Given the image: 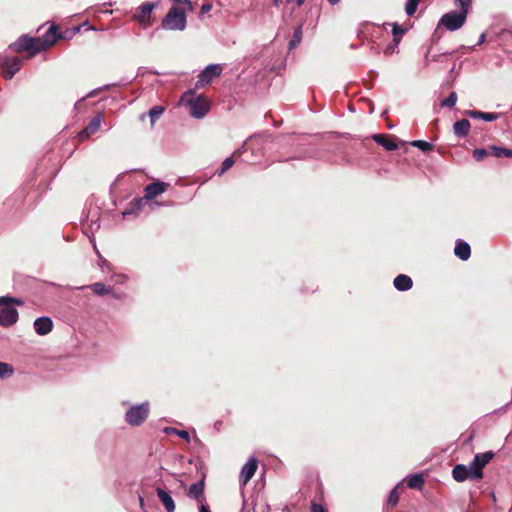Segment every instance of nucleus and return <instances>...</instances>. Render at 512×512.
Returning <instances> with one entry per match:
<instances>
[{
  "mask_svg": "<svg viewBox=\"0 0 512 512\" xmlns=\"http://www.w3.org/2000/svg\"><path fill=\"white\" fill-rule=\"evenodd\" d=\"M181 101L189 107V114L196 119L203 118L210 109L207 98L203 95H196L192 90L185 92Z\"/></svg>",
  "mask_w": 512,
  "mask_h": 512,
  "instance_id": "nucleus-1",
  "label": "nucleus"
},
{
  "mask_svg": "<svg viewBox=\"0 0 512 512\" xmlns=\"http://www.w3.org/2000/svg\"><path fill=\"white\" fill-rule=\"evenodd\" d=\"M11 304H15L17 306H21L24 304L23 300L20 298L10 297V296H1L0 297V325L9 327L15 324L18 320V312L17 310L11 306Z\"/></svg>",
  "mask_w": 512,
  "mask_h": 512,
  "instance_id": "nucleus-2",
  "label": "nucleus"
},
{
  "mask_svg": "<svg viewBox=\"0 0 512 512\" xmlns=\"http://www.w3.org/2000/svg\"><path fill=\"white\" fill-rule=\"evenodd\" d=\"M186 25V11L181 6H172L161 22V27L168 31H183Z\"/></svg>",
  "mask_w": 512,
  "mask_h": 512,
  "instance_id": "nucleus-3",
  "label": "nucleus"
},
{
  "mask_svg": "<svg viewBox=\"0 0 512 512\" xmlns=\"http://www.w3.org/2000/svg\"><path fill=\"white\" fill-rule=\"evenodd\" d=\"M9 47L15 52H29L30 56H34L41 51L40 38L23 35Z\"/></svg>",
  "mask_w": 512,
  "mask_h": 512,
  "instance_id": "nucleus-4",
  "label": "nucleus"
},
{
  "mask_svg": "<svg viewBox=\"0 0 512 512\" xmlns=\"http://www.w3.org/2000/svg\"><path fill=\"white\" fill-rule=\"evenodd\" d=\"M149 414V403L144 402L140 405L130 407L125 414V420L132 426H139L143 423Z\"/></svg>",
  "mask_w": 512,
  "mask_h": 512,
  "instance_id": "nucleus-5",
  "label": "nucleus"
},
{
  "mask_svg": "<svg viewBox=\"0 0 512 512\" xmlns=\"http://www.w3.org/2000/svg\"><path fill=\"white\" fill-rule=\"evenodd\" d=\"M466 18V12L450 11L441 17L438 25H443L449 31H456L464 25Z\"/></svg>",
  "mask_w": 512,
  "mask_h": 512,
  "instance_id": "nucleus-6",
  "label": "nucleus"
},
{
  "mask_svg": "<svg viewBox=\"0 0 512 512\" xmlns=\"http://www.w3.org/2000/svg\"><path fill=\"white\" fill-rule=\"evenodd\" d=\"M157 2H145L141 4L133 14V20L140 24L142 28H147L151 25V16L155 8H157Z\"/></svg>",
  "mask_w": 512,
  "mask_h": 512,
  "instance_id": "nucleus-7",
  "label": "nucleus"
},
{
  "mask_svg": "<svg viewBox=\"0 0 512 512\" xmlns=\"http://www.w3.org/2000/svg\"><path fill=\"white\" fill-rule=\"evenodd\" d=\"M494 457L492 451L485 453H478L474 456V459L470 463L469 467L472 470V480L480 479L483 477V467L490 462Z\"/></svg>",
  "mask_w": 512,
  "mask_h": 512,
  "instance_id": "nucleus-8",
  "label": "nucleus"
},
{
  "mask_svg": "<svg viewBox=\"0 0 512 512\" xmlns=\"http://www.w3.org/2000/svg\"><path fill=\"white\" fill-rule=\"evenodd\" d=\"M222 71L223 67L221 64H210L206 66L198 75L196 87L201 88L210 84L214 78L221 75Z\"/></svg>",
  "mask_w": 512,
  "mask_h": 512,
  "instance_id": "nucleus-9",
  "label": "nucleus"
},
{
  "mask_svg": "<svg viewBox=\"0 0 512 512\" xmlns=\"http://www.w3.org/2000/svg\"><path fill=\"white\" fill-rule=\"evenodd\" d=\"M21 66L22 60L18 57L0 59V74L5 79H12L15 73L20 70Z\"/></svg>",
  "mask_w": 512,
  "mask_h": 512,
  "instance_id": "nucleus-10",
  "label": "nucleus"
},
{
  "mask_svg": "<svg viewBox=\"0 0 512 512\" xmlns=\"http://www.w3.org/2000/svg\"><path fill=\"white\" fill-rule=\"evenodd\" d=\"M258 468V460L255 457H250L248 461L243 465L240 475L239 482L242 487L246 486L247 483L252 479Z\"/></svg>",
  "mask_w": 512,
  "mask_h": 512,
  "instance_id": "nucleus-11",
  "label": "nucleus"
},
{
  "mask_svg": "<svg viewBox=\"0 0 512 512\" xmlns=\"http://www.w3.org/2000/svg\"><path fill=\"white\" fill-rule=\"evenodd\" d=\"M169 184L161 181H156L148 184L144 189V198L147 200H151L155 198L156 196L164 193Z\"/></svg>",
  "mask_w": 512,
  "mask_h": 512,
  "instance_id": "nucleus-12",
  "label": "nucleus"
},
{
  "mask_svg": "<svg viewBox=\"0 0 512 512\" xmlns=\"http://www.w3.org/2000/svg\"><path fill=\"white\" fill-rule=\"evenodd\" d=\"M101 122V115H96L95 117H93L88 123V125L78 134L79 140L85 141L86 139L89 138L90 135L95 134L99 130Z\"/></svg>",
  "mask_w": 512,
  "mask_h": 512,
  "instance_id": "nucleus-13",
  "label": "nucleus"
},
{
  "mask_svg": "<svg viewBox=\"0 0 512 512\" xmlns=\"http://www.w3.org/2000/svg\"><path fill=\"white\" fill-rule=\"evenodd\" d=\"M33 327H34L35 332L38 335L44 336L52 331L53 322H52L51 318L42 316V317H38L34 321Z\"/></svg>",
  "mask_w": 512,
  "mask_h": 512,
  "instance_id": "nucleus-14",
  "label": "nucleus"
},
{
  "mask_svg": "<svg viewBox=\"0 0 512 512\" xmlns=\"http://www.w3.org/2000/svg\"><path fill=\"white\" fill-rule=\"evenodd\" d=\"M188 497L197 500V502L201 504H205L204 498V480H200L196 483H193L187 492Z\"/></svg>",
  "mask_w": 512,
  "mask_h": 512,
  "instance_id": "nucleus-15",
  "label": "nucleus"
},
{
  "mask_svg": "<svg viewBox=\"0 0 512 512\" xmlns=\"http://www.w3.org/2000/svg\"><path fill=\"white\" fill-rule=\"evenodd\" d=\"M156 494L159 498V501L164 506L166 512H174L175 511V502L168 491L161 487L156 488Z\"/></svg>",
  "mask_w": 512,
  "mask_h": 512,
  "instance_id": "nucleus-16",
  "label": "nucleus"
},
{
  "mask_svg": "<svg viewBox=\"0 0 512 512\" xmlns=\"http://www.w3.org/2000/svg\"><path fill=\"white\" fill-rule=\"evenodd\" d=\"M452 476L457 482H463L467 479L472 480V470L469 466L457 464L452 470Z\"/></svg>",
  "mask_w": 512,
  "mask_h": 512,
  "instance_id": "nucleus-17",
  "label": "nucleus"
},
{
  "mask_svg": "<svg viewBox=\"0 0 512 512\" xmlns=\"http://www.w3.org/2000/svg\"><path fill=\"white\" fill-rule=\"evenodd\" d=\"M57 27L51 26L43 35L42 38H40L41 43V50L46 49L50 46H52L57 39L59 38V35L57 34Z\"/></svg>",
  "mask_w": 512,
  "mask_h": 512,
  "instance_id": "nucleus-18",
  "label": "nucleus"
},
{
  "mask_svg": "<svg viewBox=\"0 0 512 512\" xmlns=\"http://www.w3.org/2000/svg\"><path fill=\"white\" fill-rule=\"evenodd\" d=\"M454 254L462 261L468 260L471 255L470 245L463 240H457Z\"/></svg>",
  "mask_w": 512,
  "mask_h": 512,
  "instance_id": "nucleus-19",
  "label": "nucleus"
},
{
  "mask_svg": "<svg viewBox=\"0 0 512 512\" xmlns=\"http://www.w3.org/2000/svg\"><path fill=\"white\" fill-rule=\"evenodd\" d=\"M393 284L398 291L403 292L412 288L413 281L409 276L400 274L394 279Z\"/></svg>",
  "mask_w": 512,
  "mask_h": 512,
  "instance_id": "nucleus-20",
  "label": "nucleus"
},
{
  "mask_svg": "<svg viewBox=\"0 0 512 512\" xmlns=\"http://www.w3.org/2000/svg\"><path fill=\"white\" fill-rule=\"evenodd\" d=\"M470 127V122L467 119H461L454 123L453 131L456 136L463 138L468 135Z\"/></svg>",
  "mask_w": 512,
  "mask_h": 512,
  "instance_id": "nucleus-21",
  "label": "nucleus"
},
{
  "mask_svg": "<svg viewBox=\"0 0 512 512\" xmlns=\"http://www.w3.org/2000/svg\"><path fill=\"white\" fill-rule=\"evenodd\" d=\"M466 115L473 119H482L487 122L495 121L499 118L498 113H487L478 110L466 111Z\"/></svg>",
  "mask_w": 512,
  "mask_h": 512,
  "instance_id": "nucleus-22",
  "label": "nucleus"
},
{
  "mask_svg": "<svg viewBox=\"0 0 512 512\" xmlns=\"http://www.w3.org/2000/svg\"><path fill=\"white\" fill-rule=\"evenodd\" d=\"M372 138L377 144L381 145L388 151H394L398 149V145L383 134H375Z\"/></svg>",
  "mask_w": 512,
  "mask_h": 512,
  "instance_id": "nucleus-23",
  "label": "nucleus"
},
{
  "mask_svg": "<svg viewBox=\"0 0 512 512\" xmlns=\"http://www.w3.org/2000/svg\"><path fill=\"white\" fill-rule=\"evenodd\" d=\"M491 155H493L496 158H511L512 157V149L504 148V147H498V146H491L490 147Z\"/></svg>",
  "mask_w": 512,
  "mask_h": 512,
  "instance_id": "nucleus-24",
  "label": "nucleus"
},
{
  "mask_svg": "<svg viewBox=\"0 0 512 512\" xmlns=\"http://www.w3.org/2000/svg\"><path fill=\"white\" fill-rule=\"evenodd\" d=\"M424 484V479L421 474H414L407 477V485L412 489H421Z\"/></svg>",
  "mask_w": 512,
  "mask_h": 512,
  "instance_id": "nucleus-25",
  "label": "nucleus"
},
{
  "mask_svg": "<svg viewBox=\"0 0 512 512\" xmlns=\"http://www.w3.org/2000/svg\"><path fill=\"white\" fill-rule=\"evenodd\" d=\"M164 111V107L159 105L154 106L149 110L148 115L150 117V122L152 126L163 115Z\"/></svg>",
  "mask_w": 512,
  "mask_h": 512,
  "instance_id": "nucleus-26",
  "label": "nucleus"
},
{
  "mask_svg": "<svg viewBox=\"0 0 512 512\" xmlns=\"http://www.w3.org/2000/svg\"><path fill=\"white\" fill-rule=\"evenodd\" d=\"M303 31H302V25H299L293 33V36L291 40L289 41V49H294L302 40Z\"/></svg>",
  "mask_w": 512,
  "mask_h": 512,
  "instance_id": "nucleus-27",
  "label": "nucleus"
},
{
  "mask_svg": "<svg viewBox=\"0 0 512 512\" xmlns=\"http://www.w3.org/2000/svg\"><path fill=\"white\" fill-rule=\"evenodd\" d=\"M163 431H164V433H166L168 435L174 434L176 436H179V437L185 439L187 442L190 441V435H189L188 431H186V430H178L174 427H165Z\"/></svg>",
  "mask_w": 512,
  "mask_h": 512,
  "instance_id": "nucleus-28",
  "label": "nucleus"
},
{
  "mask_svg": "<svg viewBox=\"0 0 512 512\" xmlns=\"http://www.w3.org/2000/svg\"><path fill=\"white\" fill-rule=\"evenodd\" d=\"M89 288L98 295H106L111 292V289L109 287L100 282L90 285Z\"/></svg>",
  "mask_w": 512,
  "mask_h": 512,
  "instance_id": "nucleus-29",
  "label": "nucleus"
},
{
  "mask_svg": "<svg viewBox=\"0 0 512 512\" xmlns=\"http://www.w3.org/2000/svg\"><path fill=\"white\" fill-rule=\"evenodd\" d=\"M14 373V369L12 367V365L8 364V363H5V362H0V378H8L10 376H12Z\"/></svg>",
  "mask_w": 512,
  "mask_h": 512,
  "instance_id": "nucleus-30",
  "label": "nucleus"
},
{
  "mask_svg": "<svg viewBox=\"0 0 512 512\" xmlns=\"http://www.w3.org/2000/svg\"><path fill=\"white\" fill-rule=\"evenodd\" d=\"M489 155H491L490 148L489 149L477 148L473 151V158L478 162L484 160Z\"/></svg>",
  "mask_w": 512,
  "mask_h": 512,
  "instance_id": "nucleus-31",
  "label": "nucleus"
},
{
  "mask_svg": "<svg viewBox=\"0 0 512 512\" xmlns=\"http://www.w3.org/2000/svg\"><path fill=\"white\" fill-rule=\"evenodd\" d=\"M411 145L413 147H417L418 149H420L423 152H428L433 149V145L431 143H429L427 141H423V140H415V141L411 142Z\"/></svg>",
  "mask_w": 512,
  "mask_h": 512,
  "instance_id": "nucleus-32",
  "label": "nucleus"
},
{
  "mask_svg": "<svg viewBox=\"0 0 512 512\" xmlns=\"http://www.w3.org/2000/svg\"><path fill=\"white\" fill-rule=\"evenodd\" d=\"M405 33V30L401 28L398 24L394 23L392 26V34H393V42L395 46L400 42V37Z\"/></svg>",
  "mask_w": 512,
  "mask_h": 512,
  "instance_id": "nucleus-33",
  "label": "nucleus"
},
{
  "mask_svg": "<svg viewBox=\"0 0 512 512\" xmlns=\"http://www.w3.org/2000/svg\"><path fill=\"white\" fill-rule=\"evenodd\" d=\"M419 0H407L405 4V12L408 16H412L418 7Z\"/></svg>",
  "mask_w": 512,
  "mask_h": 512,
  "instance_id": "nucleus-34",
  "label": "nucleus"
},
{
  "mask_svg": "<svg viewBox=\"0 0 512 512\" xmlns=\"http://www.w3.org/2000/svg\"><path fill=\"white\" fill-rule=\"evenodd\" d=\"M457 102V94L456 92H451L450 95L444 99L441 103L442 107L453 108Z\"/></svg>",
  "mask_w": 512,
  "mask_h": 512,
  "instance_id": "nucleus-35",
  "label": "nucleus"
},
{
  "mask_svg": "<svg viewBox=\"0 0 512 512\" xmlns=\"http://www.w3.org/2000/svg\"><path fill=\"white\" fill-rule=\"evenodd\" d=\"M398 486L394 487L391 492L389 493V496L387 498V504L391 506H395L399 501V494H398Z\"/></svg>",
  "mask_w": 512,
  "mask_h": 512,
  "instance_id": "nucleus-36",
  "label": "nucleus"
},
{
  "mask_svg": "<svg viewBox=\"0 0 512 512\" xmlns=\"http://www.w3.org/2000/svg\"><path fill=\"white\" fill-rule=\"evenodd\" d=\"M234 164L233 157L226 158L221 165V169L218 171V175H223L227 170H229Z\"/></svg>",
  "mask_w": 512,
  "mask_h": 512,
  "instance_id": "nucleus-37",
  "label": "nucleus"
},
{
  "mask_svg": "<svg viewBox=\"0 0 512 512\" xmlns=\"http://www.w3.org/2000/svg\"><path fill=\"white\" fill-rule=\"evenodd\" d=\"M471 0H456V5L461 8L460 12L468 13L470 7Z\"/></svg>",
  "mask_w": 512,
  "mask_h": 512,
  "instance_id": "nucleus-38",
  "label": "nucleus"
},
{
  "mask_svg": "<svg viewBox=\"0 0 512 512\" xmlns=\"http://www.w3.org/2000/svg\"><path fill=\"white\" fill-rule=\"evenodd\" d=\"M173 3V6H180L181 4L186 5L188 11L193 10V6L190 0H170Z\"/></svg>",
  "mask_w": 512,
  "mask_h": 512,
  "instance_id": "nucleus-39",
  "label": "nucleus"
},
{
  "mask_svg": "<svg viewBox=\"0 0 512 512\" xmlns=\"http://www.w3.org/2000/svg\"><path fill=\"white\" fill-rule=\"evenodd\" d=\"M443 54H435V55H429V52L425 55V65L427 66L430 61L432 62H438L440 61V58Z\"/></svg>",
  "mask_w": 512,
  "mask_h": 512,
  "instance_id": "nucleus-40",
  "label": "nucleus"
},
{
  "mask_svg": "<svg viewBox=\"0 0 512 512\" xmlns=\"http://www.w3.org/2000/svg\"><path fill=\"white\" fill-rule=\"evenodd\" d=\"M311 512H324V508L319 504H313L311 507Z\"/></svg>",
  "mask_w": 512,
  "mask_h": 512,
  "instance_id": "nucleus-41",
  "label": "nucleus"
},
{
  "mask_svg": "<svg viewBox=\"0 0 512 512\" xmlns=\"http://www.w3.org/2000/svg\"><path fill=\"white\" fill-rule=\"evenodd\" d=\"M199 512H211L207 504L199 505Z\"/></svg>",
  "mask_w": 512,
  "mask_h": 512,
  "instance_id": "nucleus-42",
  "label": "nucleus"
},
{
  "mask_svg": "<svg viewBox=\"0 0 512 512\" xmlns=\"http://www.w3.org/2000/svg\"><path fill=\"white\" fill-rule=\"evenodd\" d=\"M211 10V5L210 4H203L202 7H201V13L204 14L208 11Z\"/></svg>",
  "mask_w": 512,
  "mask_h": 512,
  "instance_id": "nucleus-43",
  "label": "nucleus"
},
{
  "mask_svg": "<svg viewBox=\"0 0 512 512\" xmlns=\"http://www.w3.org/2000/svg\"><path fill=\"white\" fill-rule=\"evenodd\" d=\"M99 227H100V224H99L98 220H95V221H94V220H92V221H91V224H90V228H91V229H94V228H95V229H98Z\"/></svg>",
  "mask_w": 512,
  "mask_h": 512,
  "instance_id": "nucleus-44",
  "label": "nucleus"
},
{
  "mask_svg": "<svg viewBox=\"0 0 512 512\" xmlns=\"http://www.w3.org/2000/svg\"><path fill=\"white\" fill-rule=\"evenodd\" d=\"M92 9H93L96 13H98V12H103V13H109V14H111V13L113 12L112 10H105V11L100 10L99 6H95V7H93Z\"/></svg>",
  "mask_w": 512,
  "mask_h": 512,
  "instance_id": "nucleus-45",
  "label": "nucleus"
},
{
  "mask_svg": "<svg viewBox=\"0 0 512 512\" xmlns=\"http://www.w3.org/2000/svg\"><path fill=\"white\" fill-rule=\"evenodd\" d=\"M394 47H396L395 45L394 46H391V47H387V49L385 50V54H391L394 52Z\"/></svg>",
  "mask_w": 512,
  "mask_h": 512,
  "instance_id": "nucleus-46",
  "label": "nucleus"
},
{
  "mask_svg": "<svg viewBox=\"0 0 512 512\" xmlns=\"http://www.w3.org/2000/svg\"><path fill=\"white\" fill-rule=\"evenodd\" d=\"M328 3L332 6L337 5L341 0H327Z\"/></svg>",
  "mask_w": 512,
  "mask_h": 512,
  "instance_id": "nucleus-47",
  "label": "nucleus"
},
{
  "mask_svg": "<svg viewBox=\"0 0 512 512\" xmlns=\"http://www.w3.org/2000/svg\"><path fill=\"white\" fill-rule=\"evenodd\" d=\"M295 1H296V6H297V7H300V6H302V5L304 4V2H305L306 0H295Z\"/></svg>",
  "mask_w": 512,
  "mask_h": 512,
  "instance_id": "nucleus-48",
  "label": "nucleus"
},
{
  "mask_svg": "<svg viewBox=\"0 0 512 512\" xmlns=\"http://www.w3.org/2000/svg\"><path fill=\"white\" fill-rule=\"evenodd\" d=\"M485 41V34H482L479 38L478 44H482Z\"/></svg>",
  "mask_w": 512,
  "mask_h": 512,
  "instance_id": "nucleus-49",
  "label": "nucleus"
},
{
  "mask_svg": "<svg viewBox=\"0 0 512 512\" xmlns=\"http://www.w3.org/2000/svg\"><path fill=\"white\" fill-rule=\"evenodd\" d=\"M139 502H140L141 508L143 509V507H144V500H143V498L141 496H139Z\"/></svg>",
  "mask_w": 512,
  "mask_h": 512,
  "instance_id": "nucleus-50",
  "label": "nucleus"
},
{
  "mask_svg": "<svg viewBox=\"0 0 512 512\" xmlns=\"http://www.w3.org/2000/svg\"><path fill=\"white\" fill-rule=\"evenodd\" d=\"M273 2L275 6H279L282 0H274Z\"/></svg>",
  "mask_w": 512,
  "mask_h": 512,
  "instance_id": "nucleus-51",
  "label": "nucleus"
},
{
  "mask_svg": "<svg viewBox=\"0 0 512 512\" xmlns=\"http://www.w3.org/2000/svg\"><path fill=\"white\" fill-rule=\"evenodd\" d=\"M103 5H104V6H106V5H108V6H112V5H113V3H112V2H108V3H104Z\"/></svg>",
  "mask_w": 512,
  "mask_h": 512,
  "instance_id": "nucleus-52",
  "label": "nucleus"
},
{
  "mask_svg": "<svg viewBox=\"0 0 512 512\" xmlns=\"http://www.w3.org/2000/svg\"><path fill=\"white\" fill-rule=\"evenodd\" d=\"M140 118H141V120H144L145 114H142Z\"/></svg>",
  "mask_w": 512,
  "mask_h": 512,
  "instance_id": "nucleus-53",
  "label": "nucleus"
},
{
  "mask_svg": "<svg viewBox=\"0 0 512 512\" xmlns=\"http://www.w3.org/2000/svg\"><path fill=\"white\" fill-rule=\"evenodd\" d=\"M288 3L292 2L293 0H286Z\"/></svg>",
  "mask_w": 512,
  "mask_h": 512,
  "instance_id": "nucleus-54",
  "label": "nucleus"
}]
</instances>
